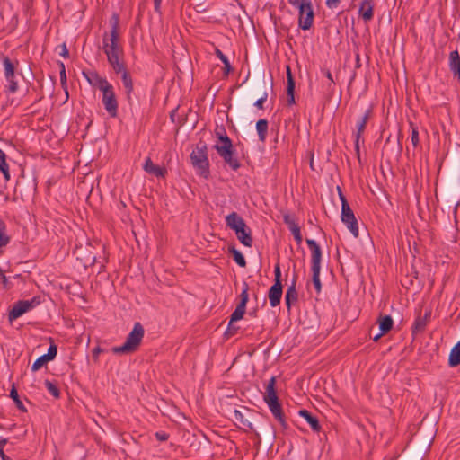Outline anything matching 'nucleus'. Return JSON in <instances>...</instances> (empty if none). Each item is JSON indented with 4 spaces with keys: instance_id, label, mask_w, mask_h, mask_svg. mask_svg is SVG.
<instances>
[{
    "instance_id": "nucleus-1",
    "label": "nucleus",
    "mask_w": 460,
    "mask_h": 460,
    "mask_svg": "<svg viewBox=\"0 0 460 460\" xmlns=\"http://www.w3.org/2000/svg\"><path fill=\"white\" fill-rule=\"evenodd\" d=\"M103 50L107 55L108 62L111 66H116L119 68V64L124 63L123 48L120 42L119 31H111L105 32L102 37Z\"/></svg>"
},
{
    "instance_id": "nucleus-2",
    "label": "nucleus",
    "mask_w": 460,
    "mask_h": 460,
    "mask_svg": "<svg viewBox=\"0 0 460 460\" xmlns=\"http://www.w3.org/2000/svg\"><path fill=\"white\" fill-rule=\"evenodd\" d=\"M226 226L235 232L237 239L246 247H252V231L245 221L236 212H232L226 217Z\"/></svg>"
},
{
    "instance_id": "nucleus-3",
    "label": "nucleus",
    "mask_w": 460,
    "mask_h": 460,
    "mask_svg": "<svg viewBox=\"0 0 460 460\" xmlns=\"http://www.w3.org/2000/svg\"><path fill=\"white\" fill-rule=\"evenodd\" d=\"M144 334L145 329L143 325L139 322L135 323L123 345L113 347L112 352L115 354H131L136 352L142 342Z\"/></svg>"
},
{
    "instance_id": "nucleus-4",
    "label": "nucleus",
    "mask_w": 460,
    "mask_h": 460,
    "mask_svg": "<svg viewBox=\"0 0 460 460\" xmlns=\"http://www.w3.org/2000/svg\"><path fill=\"white\" fill-rule=\"evenodd\" d=\"M190 161L199 174L208 178L209 174V162L208 158V147L205 143L199 142L190 154Z\"/></svg>"
},
{
    "instance_id": "nucleus-5",
    "label": "nucleus",
    "mask_w": 460,
    "mask_h": 460,
    "mask_svg": "<svg viewBox=\"0 0 460 460\" xmlns=\"http://www.w3.org/2000/svg\"><path fill=\"white\" fill-rule=\"evenodd\" d=\"M339 191V197L341 202V221L347 226L350 233L354 237L358 236V221L346 197L342 194L340 187L337 188Z\"/></svg>"
},
{
    "instance_id": "nucleus-6",
    "label": "nucleus",
    "mask_w": 460,
    "mask_h": 460,
    "mask_svg": "<svg viewBox=\"0 0 460 460\" xmlns=\"http://www.w3.org/2000/svg\"><path fill=\"white\" fill-rule=\"evenodd\" d=\"M289 4L299 9L300 29H310L314 19V11L309 0H288Z\"/></svg>"
},
{
    "instance_id": "nucleus-7",
    "label": "nucleus",
    "mask_w": 460,
    "mask_h": 460,
    "mask_svg": "<svg viewBox=\"0 0 460 460\" xmlns=\"http://www.w3.org/2000/svg\"><path fill=\"white\" fill-rule=\"evenodd\" d=\"M214 147L220 157L223 158L224 162L234 171L240 168L241 164L235 156V152L231 139H226L225 144H216Z\"/></svg>"
},
{
    "instance_id": "nucleus-8",
    "label": "nucleus",
    "mask_w": 460,
    "mask_h": 460,
    "mask_svg": "<svg viewBox=\"0 0 460 460\" xmlns=\"http://www.w3.org/2000/svg\"><path fill=\"white\" fill-rule=\"evenodd\" d=\"M101 91L102 92V103L105 110L111 117L115 118L118 114V102L113 86L110 84Z\"/></svg>"
},
{
    "instance_id": "nucleus-9",
    "label": "nucleus",
    "mask_w": 460,
    "mask_h": 460,
    "mask_svg": "<svg viewBox=\"0 0 460 460\" xmlns=\"http://www.w3.org/2000/svg\"><path fill=\"white\" fill-rule=\"evenodd\" d=\"M372 115L370 109L367 110L364 115L359 119L357 123V131L355 133V152L358 161H360V139L364 134L366 125Z\"/></svg>"
},
{
    "instance_id": "nucleus-10",
    "label": "nucleus",
    "mask_w": 460,
    "mask_h": 460,
    "mask_svg": "<svg viewBox=\"0 0 460 460\" xmlns=\"http://www.w3.org/2000/svg\"><path fill=\"white\" fill-rule=\"evenodd\" d=\"M35 302H36V298H33L31 300L18 301L17 303H15L13 305V308L9 311L8 320L10 322L16 320L17 318L22 316L23 314L28 312L30 309H31L33 307Z\"/></svg>"
},
{
    "instance_id": "nucleus-11",
    "label": "nucleus",
    "mask_w": 460,
    "mask_h": 460,
    "mask_svg": "<svg viewBox=\"0 0 460 460\" xmlns=\"http://www.w3.org/2000/svg\"><path fill=\"white\" fill-rule=\"evenodd\" d=\"M250 414L251 412L248 409H244V411L234 410L233 420L240 429L253 431L251 418L249 417Z\"/></svg>"
},
{
    "instance_id": "nucleus-12",
    "label": "nucleus",
    "mask_w": 460,
    "mask_h": 460,
    "mask_svg": "<svg viewBox=\"0 0 460 460\" xmlns=\"http://www.w3.org/2000/svg\"><path fill=\"white\" fill-rule=\"evenodd\" d=\"M3 64L4 67V75L9 83L8 89L11 93H15L18 89L17 82L14 81L15 66L9 58H4Z\"/></svg>"
},
{
    "instance_id": "nucleus-13",
    "label": "nucleus",
    "mask_w": 460,
    "mask_h": 460,
    "mask_svg": "<svg viewBox=\"0 0 460 460\" xmlns=\"http://www.w3.org/2000/svg\"><path fill=\"white\" fill-rule=\"evenodd\" d=\"M114 70L115 73L117 74H121V79H122V84H123V86L126 90V93L128 95V98L130 97V94L131 93L133 92V81H132V77L131 75H129V73L128 72L126 66H125V64L124 63H121L119 64V68L118 69V67L116 66H111Z\"/></svg>"
},
{
    "instance_id": "nucleus-14",
    "label": "nucleus",
    "mask_w": 460,
    "mask_h": 460,
    "mask_svg": "<svg viewBox=\"0 0 460 460\" xmlns=\"http://www.w3.org/2000/svg\"><path fill=\"white\" fill-rule=\"evenodd\" d=\"M83 75L92 86L100 90L110 84L106 78L102 77L96 71H84Z\"/></svg>"
},
{
    "instance_id": "nucleus-15",
    "label": "nucleus",
    "mask_w": 460,
    "mask_h": 460,
    "mask_svg": "<svg viewBox=\"0 0 460 460\" xmlns=\"http://www.w3.org/2000/svg\"><path fill=\"white\" fill-rule=\"evenodd\" d=\"M266 404L268 405L270 411H271L275 419L279 422V424L284 429H286L288 424L286 422L285 416L282 411V406L279 402V399L267 402Z\"/></svg>"
},
{
    "instance_id": "nucleus-16",
    "label": "nucleus",
    "mask_w": 460,
    "mask_h": 460,
    "mask_svg": "<svg viewBox=\"0 0 460 460\" xmlns=\"http://www.w3.org/2000/svg\"><path fill=\"white\" fill-rule=\"evenodd\" d=\"M282 284L280 280H277L270 287L269 290V300L272 307H276L279 305L282 296Z\"/></svg>"
},
{
    "instance_id": "nucleus-17",
    "label": "nucleus",
    "mask_w": 460,
    "mask_h": 460,
    "mask_svg": "<svg viewBox=\"0 0 460 460\" xmlns=\"http://www.w3.org/2000/svg\"><path fill=\"white\" fill-rule=\"evenodd\" d=\"M276 376H272L268 382L263 394V400L265 402L279 399L276 391Z\"/></svg>"
},
{
    "instance_id": "nucleus-18",
    "label": "nucleus",
    "mask_w": 460,
    "mask_h": 460,
    "mask_svg": "<svg viewBox=\"0 0 460 460\" xmlns=\"http://www.w3.org/2000/svg\"><path fill=\"white\" fill-rule=\"evenodd\" d=\"M144 170L150 174L155 175L156 177H164L166 173V170L163 167L154 164L150 157L146 159L144 164Z\"/></svg>"
},
{
    "instance_id": "nucleus-19",
    "label": "nucleus",
    "mask_w": 460,
    "mask_h": 460,
    "mask_svg": "<svg viewBox=\"0 0 460 460\" xmlns=\"http://www.w3.org/2000/svg\"><path fill=\"white\" fill-rule=\"evenodd\" d=\"M373 1L364 0L359 6V13L365 20H370L373 17Z\"/></svg>"
},
{
    "instance_id": "nucleus-20",
    "label": "nucleus",
    "mask_w": 460,
    "mask_h": 460,
    "mask_svg": "<svg viewBox=\"0 0 460 460\" xmlns=\"http://www.w3.org/2000/svg\"><path fill=\"white\" fill-rule=\"evenodd\" d=\"M377 323L382 333H387L393 328L394 321L390 315H380Z\"/></svg>"
},
{
    "instance_id": "nucleus-21",
    "label": "nucleus",
    "mask_w": 460,
    "mask_h": 460,
    "mask_svg": "<svg viewBox=\"0 0 460 460\" xmlns=\"http://www.w3.org/2000/svg\"><path fill=\"white\" fill-rule=\"evenodd\" d=\"M448 365L450 367H456L460 365V341L452 348L450 351Z\"/></svg>"
},
{
    "instance_id": "nucleus-22",
    "label": "nucleus",
    "mask_w": 460,
    "mask_h": 460,
    "mask_svg": "<svg viewBox=\"0 0 460 460\" xmlns=\"http://www.w3.org/2000/svg\"><path fill=\"white\" fill-rule=\"evenodd\" d=\"M429 318V314H425L424 316H418L414 321V323L412 326V332L413 333L422 332L427 326Z\"/></svg>"
},
{
    "instance_id": "nucleus-23",
    "label": "nucleus",
    "mask_w": 460,
    "mask_h": 460,
    "mask_svg": "<svg viewBox=\"0 0 460 460\" xmlns=\"http://www.w3.org/2000/svg\"><path fill=\"white\" fill-rule=\"evenodd\" d=\"M449 68L453 75L460 72V56L457 50L452 51L449 55Z\"/></svg>"
},
{
    "instance_id": "nucleus-24",
    "label": "nucleus",
    "mask_w": 460,
    "mask_h": 460,
    "mask_svg": "<svg viewBox=\"0 0 460 460\" xmlns=\"http://www.w3.org/2000/svg\"><path fill=\"white\" fill-rule=\"evenodd\" d=\"M284 220L288 225L289 229H290L291 233L293 234L297 243H300L302 242V235L300 233L299 226L288 215H286L284 217Z\"/></svg>"
},
{
    "instance_id": "nucleus-25",
    "label": "nucleus",
    "mask_w": 460,
    "mask_h": 460,
    "mask_svg": "<svg viewBox=\"0 0 460 460\" xmlns=\"http://www.w3.org/2000/svg\"><path fill=\"white\" fill-rule=\"evenodd\" d=\"M256 129L258 132L259 139L261 142L266 140V136L268 132V121L264 119H261L256 123Z\"/></svg>"
},
{
    "instance_id": "nucleus-26",
    "label": "nucleus",
    "mask_w": 460,
    "mask_h": 460,
    "mask_svg": "<svg viewBox=\"0 0 460 460\" xmlns=\"http://www.w3.org/2000/svg\"><path fill=\"white\" fill-rule=\"evenodd\" d=\"M296 300H297V292L296 290L295 284H293L290 287H288V288L286 292V295H285V302H286L288 308L289 309L291 306V304L296 302Z\"/></svg>"
},
{
    "instance_id": "nucleus-27",
    "label": "nucleus",
    "mask_w": 460,
    "mask_h": 460,
    "mask_svg": "<svg viewBox=\"0 0 460 460\" xmlns=\"http://www.w3.org/2000/svg\"><path fill=\"white\" fill-rule=\"evenodd\" d=\"M228 251L230 253H232L233 255V258L234 260V261L240 266V267H245L246 266V261L243 257V255L242 254V252L240 251H238L237 249H235L234 246H229L228 247Z\"/></svg>"
},
{
    "instance_id": "nucleus-28",
    "label": "nucleus",
    "mask_w": 460,
    "mask_h": 460,
    "mask_svg": "<svg viewBox=\"0 0 460 460\" xmlns=\"http://www.w3.org/2000/svg\"><path fill=\"white\" fill-rule=\"evenodd\" d=\"M248 291H249V285L246 281H243V285H242V292L240 294V302L237 305L246 308V304L249 300Z\"/></svg>"
},
{
    "instance_id": "nucleus-29",
    "label": "nucleus",
    "mask_w": 460,
    "mask_h": 460,
    "mask_svg": "<svg viewBox=\"0 0 460 460\" xmlns=\"http://www.w3.org/2000/svg\"><path fill=\"white\" fill-rule=\"evenodd\" d=\"M0 171L3 172L5 180L10 179L9 167L6 163V155L3 150L0 149Z\"/></svg>"
},
{
    "instance_id": "nucleus-30",
    "label": "nucleus",
    "mask_w": 460,
    "mask_h": 460,
    "mask_svg": "<svg viewBox=\"0 0 460 460\" xmlns=\"http://www.w3.org/2000/svg\"><path fill=\"white\" fill-rule=\"evenodd\" d=\"M245 310H246V308L241 307L239 305L236 306V308L231 314L230 322L228 324V330H230L231 325L234 322L239 321L243 317V315L245 314Z\"/></svg>"
},
{
    "instance_id": "nucleus-31",
    "label": "nucleus",
    "mask_w": 460,
    "mask_h": 460,
    "mask_svg": "<svg viewBox=\"0 0 460 460\" xmlns=\"http://www.w3.org/2000/svg\"><path fill=\"white\" fill-rule=\"evenodd\" d=\"M298 414L305 419L313 430L316 431V417H314L307 410H300Z\"/></svg>"
},
{
    "instance_id": "nucleus-32",
    "label": "nucleus",
    "mask_w": 460,
    "mask_h": 460,
    "mask_svg": "<svg viewBox=\"0 0 460 460\" xmlns=\"http://www.w3.org/2000/svg\"><path fill=\"white\" fill-rule=\"evenodd\" d=\"M10 396L15 402L17 408L22 411H27L25 406L23 405L22 402L20 400L18 392L14 386L12 387L10 391Z\"/></svg>"
},
{
    "instance_id": "nucleus-33",
    "label": "nucleus",
    "mask_w": 460,
    "mask_h": 460,
    "mask_svg": "<svg viewBox=\"0 0 460 460\" xmlns=\"http://www.w3.org/2000/svg\"><path fill=\"white\" fill-rule=\"evenodd\" d=\"M45 385H46V388L48 389V391L55 397V398H59L60 396V391L58 389V387L54 384L52 383L51 381L49 380H46L45 381Z\"/></svg>"
},
{
    "instance_id": "nucleus-34",
    "label": "nucleus",
    "mask_w": 460,
    "mask_h": 460,
    "mask_svg": "<svg viewBox=\"0 0 460 460\" xmlns=\"http://www.w3.org/2000/svg\"><path fill=\"white\" fill-rule=\"evenodd\" d=\"M410 126L411 128V144L414 147H417L420 144L418 128L416 126H414L412 122L410 123Z\"/></svg>"
},
{
    "instance_id": "nucleus-35",
    "label": "nucleus",
    "mask_w": 460,
    "mask_h": 460,
    "mask_svg": "<svg viewBox=\"0 0 460 460\" xmlns=\"http://www.w3.org/2000/svg\"><path fill=\"white\" fill-rule=\"evenodd\" d=\"M215 133L219 140L217 144H225L226 139H230L226 135L225 128L223 127L217 128Z\"/></svg>"
},
{
    "instance_id": "nucleus-36",
    "label": "nucleus",
    "mask_w": 460,
    "mask_h": 460,
    "mask_svg": "<svg viewBox=\"0 0 460 460\" xmlns=\"http://www.w3.org/2000/svg\"><path fill=\"white\" fill-rule=\"evenodd\" d=\"M49 361L44 355L39 357L34 363L32 364L31 370L37 371L39 370L44 364Z\"/></svg>"
},
{
    "instance_id": "nucleus-37",
    "label": "nucleus",
    "mask_w": 460,
    "mask_h": 460,
    "mask_svg": "<svg viewBox=\"0 0 460 460\" xmlns=\"http://www.w3.org/2000/svg\"><path fill=\"white\" fill-rule=\"evenodd\" d=\"M57 353H58V348L57 346L52 343L50 344V346L49 347V349H48V352L47 354H44V356L49 359V360H52L55 358V357L57 356Z\"/></svg>"
},
{
    "instance_id": "nucleus-38",
    "label": "nucleus",
    "mask_w": 460,
    "mask_h": 460,
    "mask_svg": "<svg viewBox=\"0 0 460 460\" xmlns=\"http://www.w3.org/2000/svg\"><path fill=\"white\" fill-rule=\"evenodd\" d=\"M286 72H287V81H288L287 87H289V89L291 90L292 87H295V80H294V77L291 73V68L288 65L286 66Z\"/></svg>"
},
{
    "instance_id": "nucleus-39",
    "label": "nucleus",
    "mask_w": 460,
    "mask_h": 460,
    "mask_svg": "<svg viewBox=\"0 0 460 460\" xmlns=\"http://www.w3.org/2000/svg\"><path fill=\"white\" fill-rule=\"evenodd\" d=\"M306 243L311 250L312 252V259L311 261H316V241L308 239L306 240Z\"/></svg>"
},
{
    "instance_id": "nucleus-40",
    "label": "nucleus",
    "mask_w": 460,
    "mask_h": 460,
    "mask_svg": "<svg viewBox=\"0 0 460 460\" xmlns=\"http://www.w3.org/2000/svg\"><path fill=\"white\" fill-rule=\"evenodd\" d=\"M311 270H312V283L314 287L316 288V261H311Z\"/></svg>"
},
{
    "instance_id": "nucleus-41",
    "label": "nucleus",
    "mask_w": 460,
    "mask_h": 460,
    "mask_svg": "<svg viewBox=\"0 0 460 460\" xmlns=\"http://www.w3.org/2000/svg\"><path fill=\"white\" fill-rule=\"evenodd\" d=\"M110 26L111 29H118L119 27V15L113 13L110 19Z\"/></svg>"
},
{
    "instance_id": "nucleus-42",
    "label": "nucleus",
    "mask_w": 460,
    "mask_h": 460,
    "mask_svg": "<svg viewBox=\"0 0 460 460\" xmlns=\"http://www.w3.org/2000/svg\"><path fill=\"white\" fill-rule=\"evenodd\" d=\"M295 87H292L291 91L289 87H287V95H288V102L289 105L295 103V96H294Z\"/></svg>"
},
{
    "instance_id": "nucleus-43",
    "label": "nucleus",
    "mask_w": 460,
    "mask_h": 460,
    "mask_svg": "<svg viewBox=\"0 0 460 460\" xmlns=\"http://www.w3.org/2000/svg\"><path fill=\"white\" fill-rule=\"evenodd\" d=\"M60 82L63 86L66 84L65 65L62 62L60 63Z\"/></svg>"
},
{
    "instance_id": "nucleus-44",
    "label": "nucleus",
    "mask_w": 460,
    "mask_h": 460,
    "mask_svg": "<svg viewBox=\"0 0 460 460\" xmlns=\"http://www.w3.org/2000/svg\"><path fill=\"white\" fill-rule=\"evenodd\" d=\"M268 98V93L265 92L262 96L261 98H259L254 105L258 108V109H263V103L265 102V101L267 100Z\"/></svg>"
},
{
    "instance_id": "nucleus-45",
    "label": "nucleus",
    "mask_w": 460,
    "mask_h": 460,
    "mask_svg": "<svg viewBox=\"0 0 460 460\" xmlns=\"http://www.w3.org/2000/svg\"><path fill=\"white\" fill-rule=\"evenodd\" d=\"M59 48L61 49V51L59 52V55L63 57L64 58H69V51L67 49L66 42H63Z\"/></svg>"
},
{
    "instance_id": "nucleus-46",
    "label": "nucleus",
    "mask_w": 460,
    "mask_h": 460,
    "mask_svg": "<svg viewBox=\"0 0 460 460\" xmlns=\"http://www.w3.org/2000/svg\"><path fill=\"white\" fill-rule=\"evenodd\" d=\"M102 352H103V349L99 346L93 349V359L94 362L98 361L99 355Z\"/></svg>"
},
{
    "instance_id": "nucleus-47",
    "label": "nucleus",
    "mask_w": 460,
    "mask_h": 460,
    "mask_svg": "<svg viewBox=\"0 0 460 460\" xmlns=\"http://www.w3.org/2000/svg\"><path fill=\"white\" fill-rule=\"evenodd\" d=\"M9 243V236L6 234H0V248Z\"/></svg>"
},
{
    "instance_id": "nucleus-48",
    "label": "nucleus",
    "mask_w": 460,
    "mask_h": 460,
    "mask_svg": "<svg viewBox=\"0 0 460 460\" xmlns=\"http://www.w3.org/2000/svg\"><path fill=\"white\" fill-rule=\"evenodd\" d=\"M155 438L159 441H166L169 438V435L167 433H165V432H156L155 433Z\"/></svg>"
},
{
    "instance_id": "nucleus-49",
    "label": "nucleus",
    "mask_w": 460,
    "mask_h": 460,
    "mask_svg": "<svg viewBox=\"0 0 460 460\" xmlns=\"http://www.w3.org/2000/svg\"><path fill=\"white\" fill-rule=\"evenodd\" d=\"M215 53H216L217 57V58H218L222 62H226V61L227 58L223 54V52H222L219 49L216 48V49H215Z\"/></svg>"
},
{
    "instance_id": "nucleus-50",
    "label": "nucleus",
    "mask_w": 460,
    "mask_h": 460,
    "mask_svg": "<svg viewBox=\"0 0 460 460\" xmlns=\"http://www.w3.org/2000/svg\"><path fill=\"white\" fill-rule=\"evenodd\" d=\"M274 273H275V281L280 280L281 274H280V269H279V265H276Z\"/></svg>"
},
{
    "instance_id": "nucleus-51",
    "label": "nucleus",
    "mask_w": 460,
    "mask_h": 460,
    "mask_svg": "<svg viewBox=\"0 0 460 460\" xmlns=\"http://www.w3.org/2000/svg\"><path fill=\"white\" fill-rule=\"evenodd\" d=\"M308 155H309V160H310V167L314 171V152L313 151H309Z\"/></svg>"
},
{
    "instance_id": "nucleus-52",
    "label": "nucleus",
    "mask_w": 460,
    "mask_h": 460,
    "mask_svg": "<svg viewBox=\"0 0 460 460\" xmlns=\"http://www.w3.org/2000/svg\"><path fill=\"white\" fill-rule=\"evenodd\" d=\"M340 0H326V4L329 7L336 6V4L339 3Z\"/></svg>"
},
{
    "instance_id": "nucleus-53",
    "label": "nucleus",
    "mask_w": 460,
    "mask_h": 460,
    "mask_svg": "<svg viewBox=\"0 0 460 460\" xmlns=\"http://www.w3.org/2000/svg\"><path fill=\"white\" fill-rule=\"evenodd\" d=\"M0 234H6V226L2 220H0Z\"/></svg>"
},
{
    "instance_id": "nucleus-54",
    "label": "nucleus",
    "mask_w": 460,
    "mask_h": 460,
    "mask_svg": "<svg viewBox=\"0 0 460 460\" xmlns=\"http://www.w3.org/2000/svg\"><path fill=\"white\" fill-rule=\"evenodd\" d=\"M0 457L2 458V460H12L9 456H7L4 453V451L0 448Z\"/></svg>"
},
{
    "instance_id": "nucleus-55",
    "label": "nucleus",
    "mask_w": 460,
    "mask_h": 460,
    "mask_svg": "<svg viewBox=\"0 0 460 460\" xmlns=\"http://www.w3.org/2000/svg\"><path fill=\"white\" fill-rule=\"evenodd\" d=\"M323 73H324L325 76L329 79V81H330L331 83H333V79H332V74H331V72H330L329 70H327V69H324V70H323Z\"/></svg>"
},
{
    "instance_id": "nucleus-56",
    "label": "nucleus",
    "mask_w": 460,
    "mask_h": 460,
    "mask_svg": "<svg viewBox=\"0 0 460 460\" xmlns=\"http://www.w3.org/2000/svg\"><path fill=\"white\" fill-rule=\"evenodd\" d=\"M7 438H0V448L4 450V447L7 444Z\"/></svg>"
},
{
    "instance_id": "nucleus-57",
    "label": "nucleus",
    "mask_w": 460,
    "mask_h": 460,
    "mask_svg": "<svg viewBox=\"0 0 460 460\" xmlns=\"http://www.w3.org/2000/svg\"><path fill=\"white\" fill-rule=\"evenodd\" d=\"M223 63H224V66H225V69L226 70V72H228L231 69V65H230L228 59H226V61L223 62Z\"/></svg>"
},
{
    "instance_id": "nucleus-58",
    "label": "nucleus",
    "mask_w": 460,
    "mask_h": 460,
    "mask_svg": "<svg viewBox=\"0 0 460 460\" xmlns=\"http://www.w3.org/2000/svg\"><path fill=\"white\" fill-rule=\"evenodd\" d=\"M161 2H162V0H154V5H155V10L159 9Z\"/></svg>"
},
{
    "instance_id": "nucleus-59",
    "label": "nucleus",
    "mask_w": 460,
    "mask_h": 460,
    "mask_svg": "<svg viewBox=\"0 0 460 460\" xmlns=\"http://www.w3.org/2000/svg\"><path fill=\"white\" fill-rule=\"evenodd\" d=\"M2 282H3L4 287L7 286L8 281H7V279H6V277H5V275L4 273H2Z\"/></svg>"
},
{
    "instance_id": "nucleus-60",
    "label": "nucleus",
    "mask_w": 460,
    "mask_h": 460,
    "mask_svg": "<svg viewBox=\"0 0 460 460\" xmlns=\"http://www.w3.org/2000/svg\"><path fill=\"white\" fill-rule=\"evenodd\" d=\"M384 334H385V333H382V331H380V333L376 334V335L373 338V340H374L375 341H377L381 338V336H383Z\"/></svg>"
},
{
    "instance_id": "nucleus-61",
    "label": "nucleus",
    "mask_w": 460,
    "mask_h": 460,
    "mask_svg": "<svg viewBox=\"0 0 460 460\" xmlns=\"http://www.w3.org/2000/svg\"><path fill=\"white\" fill-rule=\"evenodd\" d=\"M430 446H431V441H429L424 447H425V450L424 452L427 453L429 451V448H430Z\"/></svg>"
},
{
    "instance_id": "nucleus-62",
    "label": "nucleus",
    "mask_w": 460,
    "mask_h": 460,
    "mask_svg": "<svg viewBox=\"0 0 460 460\" xmlns=\"http://www.w3.org/2000/svg\"><path fill=\"white\" fill-rule=\"evenodd\" d=\"M317 256H318V263H319L320 262V257H321V252H320V249L319 248H318Z\"/></svg>"
},
{
    "instance_id": "nucleus-63",
    "label": "nucleus",
    "mask_w": 460,
    "mask_h": 460,
    "mask_svg": "<svg viewBox=\"0 0 460 460\" xmlns=\"http://www.w3.org/2000/svg\"><path fill=\"white\" fill-rule=\"evenodd\" d=\"M454 75L456 76L458 78V81L460 82V72L455 74Z\"/></svg>"
},
{
    "instance_id": "nucleus-64",
    "label": "nucleus",
    "mask_w": 460,
    "mask_h": 460,
    "mask_svg": "<svg viewBox=\"0 0 460 460\" xmlns=\"http://www.w3.org/2000/svg\"><path fill=\"white\" fill-rule=\"evenodd\" d=\"M273 86V81H272V78L270 79V82L269 83V87L270 88H272Z\"/></svg>"
}]
</instances>
